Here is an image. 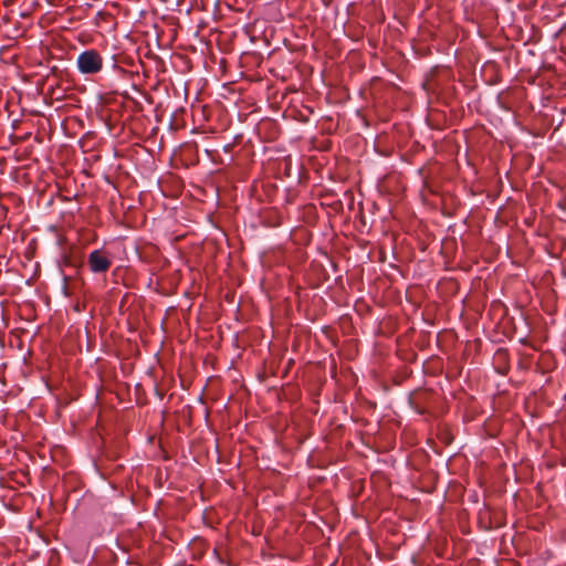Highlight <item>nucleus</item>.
Returning a JSON list of instances; mask_svg holds the SVG:
<instances>
[{
    "label": "nucleus",
    "mask_w": 566,
    "mask_h": 566,
    "mask_svg": "<svg viewBox=\"0 0 566 566\" xmlns=\"http://www.w3.org/2000/svg\"><path fill=\"white\" fill-rule=\"evenodd\" d=\"M76 66L83 75L96 74L103 67V59L97 51L85 50L77 56Z\"/></svg>",
    "instance_id": "obj_1"
},
{
    "label": "nucleus",
    "mask_w": 566,
    "mask_h": 566,
    "mask_svg": "<svg viewBox=\"0 0 566 566\" xmlns=\"http://www.w3.org/2000/svg\"><path fill=\"white\" fill-rule=\"evenodd\" d=\"M88 266L93 273H104L111 266V260L101 250H94L88 254Z\"/></svg>",
    "instance_id": "obj_2"
}]
</instances>
